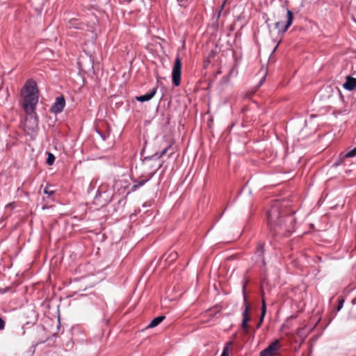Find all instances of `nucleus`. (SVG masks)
<instances>
[{
  "mask_svg": "<svg viewBox=\"0 0 356 356\" xmlns=\"http://www.w3.org/2000/svg\"><path fill=\"white\" fill-rule=\"evenodd\" d=\"M266 302H265V300L263 299L262 300V306H261V318L259 319V321L258 322V324L257 325V329L259 328L263 321H264V318L265 316V314H266Z\"/></svg>",
  "mask_w": 356,
  "mask_h": 356,
  "instance_id": "nucleus-13",
  "label": "nucleus"
},
{
  "mask_svg": "<svg viewBox=\"0 0 356 356\" xmlns=\"http://www.w3.org/2000/svg\"><path fill=\"white\" fill-rule=\"evenodd\" d=\"M55 156L52 154V153H50V152H48V156H47V163L49 165H51L54 164V161H55Z\"/></svg>",
  "mask_w": 356,
  "mask_h": 356,
  "instance_id": "nucleus-16",
  "label": "nucleus"
},
{
  "mask_svg": "<svg viewBox=\"0 0 356 356\" xmlns=\"http://www.w3.org/2000/svg\"><path fill=\"white\" fill-rule=\"evenodd\" d=\"M233 346L232 341H229L223 348L222 353L220 356H229V353Z\"/></svg>",
  "mask_w": 356,
  "mask_h": 356,
  "instance_id": "nucleus-15",
  "label": "nucleus"
},
{
  "mask_svg": "<svg viewBox=\"0 0 356 356\" xmlns=\"http://www.w3.org/2000/svg\"><path fill=\"white\" fill-rule=\"evenodd\" d=\"M343 159H344L343 156L342 157V159H339L337 160L334 164V166L340 165L341 164V163L343 162Z\"/></svg>",
  "mask_w": 356,
  "mask_h": 356,
  "instance_id": "nucleus-24",
  "label": "nucleus"
},
{
  "mask_svg": "<svg viewBox=\"0 0 356 356\" xmlns=\"http://www.w3.org/2000/svg\"><path fill=\"white\" fill-rule=\"evenodd\" d=\"M247 282H244L243 286V305L244 309L242 312V322H241V327L243 330V332L245 334H248L249 332V325L248 322L250 321V317L249 316V311L250 309V304L248 301V299L245 296V289H246Z\"/></svg>",
  "mask_w": 356,
  "mask_h": 356,
  "instance_id": "nucleus-3",
  "label": "nucleus"
},
{
  "mask_svg": "<svg viewBox=\"0 0 356 356\" xmlns=\"http://www.w3.org/2000/svg\"><path fill=\"white\" fill-rule=\"evenodd\" d=\"M352 304L356 305V297L352 300Z\"/></svg>",
  "mask_w": 356,
  "mask_h": 356,
  "instance_id": "nucleus-26",
  "label": "nucleus"
},
{
  "mask_svg": "<svg viewBox=\"0 0 356 356\" xmlns=\"http://www.w3.org/2000/svg\"><path fill=\"white\" fill-rule=\"evenodd\" d=\"M282 213L281 204L276 200L268 211V225L274 236L286 237L294 231L296 218L293 213Z\"/></svg>",
  "mask_w": 356,
  "mask_h": 356,
  "instance_id": "nucleus-1",
  "label": "nucleus"
},
{
  "mask_svg": "<svg viewBox=\"0 0 356 356\" xmlns=\"http://www.w3.org/2000/svg\"><path fill=\"white\" fill-rule=\"evenodd\" d=\"M265 78H266V76H264L261 79V81H260V84H261V83H263V81L265 80Z\"/></svg>",
  "mask_w": 356,
  "mask_h": 356,
  "instance_id": "nucleus-28",
  "label": "nucleus"
},
{
  "mask_svg": "<svg viewBox=\"0 0 356 356\" xmlns=\"http://www.w3.org/2000/svg\"><path fill=\"white\" fill-rule=\"evenodd\" d=\"M44 193L45 194L48 195L49 196H50V195H51L54 194V191H53V190H50V189L49 188V187H46V188H44Z\"/></svg>",
  "mask_w": 356,
  "mask_h": 356,
  "instance_id": "nucleus-21",
  "label": "nucleus"
},
{
  "mask_svg": "<svg viewBox=\"0 0 356 356\" xmlns=\"http://www.w3.org/2000/svg\"><path fill=\"white\" fill-rule=\"evenodd\" d=\"M225 3H226V1L225 0V1H223V3H222V5L220 6V10H218V14H217V18H218V19L220 17V15H221V13H222V10L224 9V7H225Z\"/></svg>",
  "mask_w": 356,
  "mask_h": 356,
  "instance_id": "nucleus-20",
  "label": "nucleus"
},
{
  "mask_svg": "<svg viewBox=\"0 0 356 356\" xmlns=\"http://www.w3.org/2000/svg\"><path fill=\"white\" fill-rule=\"evenodd\" d=\"M343 86L347 90H353L356 87V79L350 76H348Z\"/></svg>",
  "mask_w": 356,
  "mask_h": 356,
  "instance_id": "nucleus-9",
  "label": "nucleus"
},
{
  "mask_svg": "<svg viewBox=\"0 0 356 356\" xmlns=\"http://www.w3.org/2000/svg\"><path fill=\"white\" fill-rule=\"evenodd\" d=\"M81 24L79 19H72L68 22L67 27L69 29H81Z\"/></svg>",
  "mask_w": 356,
  "mask_h": 356,
  "instance_id": "nucleus-14",
  "label": "nucleus"
},
{
  "mask_svg": "<svg viewBox=\"0 0 356 356\" xmlns=\"http://www.w3.org/2000/svg\"><path fill=\"white\" fill-rule=\"evenodd\" d=\"M279 348V341L275 340L267 348L261 350L259 353V356H275L278 354Z\"/></svg>",
  "mask_w": 356,
  "mask_h": 356,
  "instance_id": "nucleus-6",
  "label": "nucleus"
},
{
  "mask_svg": "<svg viewBox=\"0 0 356 356\" xmlns=\"http://www.w3.org/2000/svg\"><path fill=\"white\" fill-rule=\"evenodd\" d=\"M177 256L178 254L175 251H169L164 254L163 257L165 258L166 262L171 264L177 259Z\"/></svg>",
  "mask_w": 356,
  "mask_h": 356,
  "instance_id": "nucleus-10",
  "label": "nucleus"
},
{
  "mask_svg": "<svg viewBox=\"0 0 356 356\" xmlns=\"http://www.w3.org/2000/svg\"><path fill=\"white\" fill-rule=\"evenodd\" d=\"M172 147V145H168V147H166L165 148H164L161 152V153L159 154V153H156L155 155L157 156L158 158H161V156H163L164 154H165L169 149H170Z\"/></svg>",
  "mask_w": 356,
  "mask_h": 356,
  "instance_id": "nucleus-19",
  "label": "nucleus"
},
{
  "mask_svg": "<svg viewBox=\"0 0 356 356\" xmlns=\"http://www.w3.org/2000/svg\"><path fill=\"white\" fill-rule=\"evenodd\" d=\"M293 20V14L291 10L286 9V22L285 24L282 22H277L275 24V29L279 32L284 33L287 31L289 26L291 25Z\"/></svg>",
  "mask_w": 356,
  "mask_h": 356,
  "instance_id": "nucleus-5",
  "label": "nucleus"
},
{
  "mask_svg": "<svg viewBox=\"0 0 356 356\" xmlns=\"http://www.w3.org/2000/svg\"><path fill=\"white\" fill-rule=\"evenodd\" d=\"M356 156V147L343 155V159Z\"/></svg>",
  "mask_w": 356,
  "mask_h": 356,
  "instance_id": "nucleus-17",
  "label": "nucleus"
},
{
  "mask_svg": "<svg viewBox=\"0 0 356 356\" xmlns=\"http://www.w3.org/2000/svg\"><path fill=\"white\" fill-rule=\"evenodd\" d=\"M343 302H344L343 299H341L339 300L338 305L337 307V311H340L341 309V308L343 307Z\"/></svg>",
  "mask_w": 356,
  "mask_h": 356,
  "instance_id": "nucleus-22",
  "label": "nucleus"
},
{
  "mask_svg": "<svg viewBox=\"0 0 356 356\" xmlns=\"http://www.w3.org/2000/svg\"><path fill=\"white\" fill-rule=\"evenodd\" d=\"M181 59L177 55L175 60V63L172 71V84L177 87L181 84Z\"/></svg>",
  "mask_w": 356,
  "mask_h": 356,
  "instance_id": "nucleus-4",
  "label": "nucleus"
},
{
  "mask_svg": "<svg viewBox=\"0 0 356 356\" xmlns=\"http://www.w3.org/2000/svg\"><path fill=\"white\" fill-rule=\"evenodd\" d=\"M5 326H6L5 321L1 317H0V330H4Z\"/></svg>",
  "mask_w": 356,
  "mask_h": 356,
  "instance_id": "nucleus-23",
  "label": "nucleus"
},
{
  "mask_svg": "<svg viewBox=\"0 0 356 356\" xmlns=\"http://www.w3.org/2000/svg\"><path fill=\"white\" fill-rule=\"evenodd\" d=\"M165 319L164 316H159L154 318L147 326V328H153L159 325Z\"/></svg>",
  "mask_w": 356,
  "mask_h": 356,
  "instance_id": "nucleus-12",
  "label": "nucleus"
},
{
  "mask_svg": "<svg viewBox=\"0 0 356 356\" xmlns=\"http://www.w3.org/2000/svg\"><path fill=\"white\" fill-rule=\"evenodd\" d=\"M155 172L150 173L147 179H142L140 181H135L134 184L132 186V191H134L139 187L143 186L145 183H147L154 175Z\"/></svg>",
  "mask_w": 356,
  "mask_h": 356,
  "instance_id": "nucleus-11",
  "label": "nucleus"
},
{
  "mask_svg": "<svg viewBox=\"0 0 356 356\" xmlns=\"http://www.w3.org/2000/svg\"><path fill=\"white\" fill-rule=\"evenodd\" d=\"M177 2L180 6H183L185 5L186 0H177Z\"/></svg>",
  "mask_w": 356,
  "mask_h": 356,
  "instance_id": "nucleus-25",
  "label": "nucleus"
},
{
  "mask_svg": "<svg viewBox=\"0 0 356 356\" xmlns=\"http://www.w3.org/2000/svg\"><path fill=\"white\" fill-rule=\"evenodd\" d=\"M257 252L259 253V255L263 256L264 253V245L261 243H259L257 246Z\"/></svg>",
  "mask_w": 356,
  "mask_h": 356,
  "instance_id": "nucleus-18",
  "label": "nucleus"
},
{
  "mask_svg": "<svg viewBox=\"0 0 356 356\" xmlns=\"http://www.w3.org/2000/svg\"><path fill=\"white\" fill-rule=\"evenodd\" d=\"M65 106V100L63 95L58 96L56 98V102L51 107V112L54 113H61Z\"/></svg>",
  "mask_w": 356,
  "mask_h": 356,
  "instance_id": "nucleus-7",
  "label": "nucleus"
},
{
  "mask_svg": "<svg viewBox=\"0 0 356 356\" xmlns=\"http://www.w3.org/2000/svg\"><path fill=\"white\" fill-rule=\"evenodd\" d=\"M277 46H278V44H277L276 47L273 49L272 54H273L276 51Z\"/></svg>",
  "mask_w": 356,
  "mask_h": 356,
  "instance_id": "nucleus-27",
  "label": "nucleus"
},
{
  "mask_svg": "<svg viewBox=\"0 0 356 356\" xmlns=\"http://www.w3.org/2000/svg\"><path fill=\"white\" fill-rule=\"evenodd\" d=\"M157 88H153L148 93L138 96L136 97V100L140 102H145L150 100L156 94Z\"/></svg>",
  "mask_w": 356,
  "mask_h": 356,
  "instance_id": "nucleus-8",
  "label": "nucleus"
},
{
  "mask_svg": "<svg viewBox=\"0 0 356 356\" xmlns=\"http://www.w3.org/2000/svg\"><path fill=\"white\" fill-rule=\"evenodd\" d=\"M24 88L26 95L23 98L22 107L26 114H31L34 112L35 106L38 102L37 83L34 80H28Z\"/></svg>",
  "mask_w": 356,
  "mask_h": 356,
  "instance_id": "nucleus-2",
  "label": "nucleus"
}]
</instances>
